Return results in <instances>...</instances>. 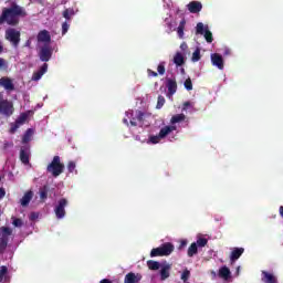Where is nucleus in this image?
I'll list each match as a JSON object with an SVG mask.
<instances>
[{"label": "nucleus", "mask_w": 283, "mask_h": 283, "mask_svg": "<svg viewBox=\"0 0 283 283\" xmlns=\"http://www.w3.org/2000/svg\"><path fill=\"white\" fill-rule=\"evenodd\" d=\"M69 201L65 198H62L57 201V205L54 208V213L57 220H63L65 218V207H67Z\"/></svg>", "instance_id": "6"}, {"label": "nucleus", "mask_w": 283, "mask_h": 283, "mask_svg": "<svg viewBox=\"0 0 283 283\" xmlns=\"http://www.w3.org/2000/svg\"><path fill=\"white\" fill-rule=\"evenodd\" d=\"M74 14H76V12L72 8L65 9L62 13L66 21H72V17H74Z\"/></svg>", "instance_id": "28"}, {"label": "nucleus", "mask_w": 283, "mask_h": 283, "mask_svg": "<svg viewBox=\"0 0 283 283\" xmlns=\"http://www.w3.org/2000/svg\"><path fill=\"white\" fill-rule=\"evenodd\" d=\"M48 72V63H44L39 71L34 72L32 75V81H41L43 74Z\"/></svg>", "instance_id": "17"}, {"label": "nucleus", "mask_w": 283, "mask_h": 283, "mask_svg": "<svg viewBox=\"0 0 283 283\" xmlns=\"http://www.w3.org/2000/svg\"><path fill=\"white\" fill-rule=\"evenodd\" d=\"M124 123H126V124H127V119H124Z\"/></svg>", "instance_id": "62"}, {"label": "nucleus", "mask_w": 283, "mask_h": 283, "mask_svg": "<svg viewBox=\"0 0 283 283\" xmlns=\"http://www.w3.org/2000/svg\"><path fill=\"white\" fill-rule=\"evenodd\" d=\"M200 59H201L200 49H196L195 52L192 53V62L198 63Z\"/></svg>", "instance_id": "37"}, {"label": "nucleus", "mask_w": 283, "mask_h": 283, "mask_svg": "<svg viewBox=\"0 0 283 283\" xmlns=\"http://www.w3.org/2000/svg\"><path fill=\"white\" fill-rule=\"evenodd\" d=\"M262 282L264 283H277V276L274 275L273 273L266 272V271H262Z\"/></svg>", "instance_id": "13"}, {"label": "nucleus", "mask_w": 283, "mask_h": 283, "mask_svg": "<svg viewBox=\"0 0 283 283\" xmlns=\"http://www.w3.org/2000/svg\"><path fill=\"white\" fill-rule=\"evenodd\" d=\"M20 160L22 165H30V145H22L20 147Z\"/></svg>", "instance_id": "8"}, {"label": "nucleus", "mask_w": 283, "mask_h": 283, "mask_svg": "<svg viewBox=\"0 0 283 283\" xmlns=\"http://www.w3.org/2000/svg\"><path fill=\"white\" fill-rule=\"evenodd\" d=\"M25 48H30V45H32V41H30V40H27V42H25Z\"/></svg>", "instance_id": "55"}, {"label": "nucleus", "mask_w": 283, "mask_h": 283, "mask_svg": "<svg viewBox=\"0 0 283 283\" xmlns=\"http://www.w3.org/2000/svg\"><path fill=\"white\" fill-rule=\"evenodd\" d=\"M36 218H39L38 213H35V212L31 213L30 220H36Z\"/></svg>", "instance_id": "54"}, {"label": "nucleus", "mask_w": 283, "mask_h": 283, "mask_svg": "<svg viewBox=\"0 0 283 283\" xmlns=\"http://www.w3.org/2000/svg\"><path fill=\"white\" fill-rule=\"evenodd\" d=\"M6 249H8V242L0 239V253H6Z\"/></svg>", "instance_id": "43"}, {"label": "nucleus", "mask_w": 283, "mask_h": 283, "mask_svg": "<svg viewBox=\"0 0 283 283\" xmlns=\"http://www.w3.org/2000/svg\"><path fill=\"white\" fill-rule=\"evenodd\" d=\"M187 119V116L185 114H177V115H174L171 118H170V125L172 127H175L174 125H176L177 123H184V120Z\"/></svg>", "instance_id": "23"}, {"label": "nucleus", "mask_w": 283, "mask_h": 283, "mask_svg": "<svg viewBox=\"0 0 283 283\" xmlns=\"http://www.w3.org/2000/svg\"><path fill=\"white\" fill-rule=\"evenodd\" d=\"M187 107H191V103L190 102H185L184 103L182 112L187 111Z\"/></svg>", "instance_id": "51"}, {"label": "nucleus", "mask_w": 283, "mask_h": 283, "mask_svg": "<svg viewBox=\"0 0 283 283\" xmlns=\"http://www.w3.org/2000/svg\"><path fill=\"white\" fill-rule=\"evenodd\" d=\"M203 36H205L207 43H213V33H211V31H209V29H206Z\"/></svg>", "instance_id": "33"}, {"label": "nucleus", "mask_w": 283, "mask_h": 283, "mask_svg": "<svg viewBox=\"0 0 283 283\" xmlns=\"http://www.w3.org/2000/svg\"><path fill=\"white\" fill-rule=\"evenodd\" d=\"M180 247H187V241H181Z\"/></svg>", "instance_id": "59"}, {"label": "nucleus", "mask_w": 283, "mask_h": 283, "mask_svg": "<svg viewBox=\"0 0 283 283\" xmlns=\"http://www.w3.org/2000/svg\"><path fill=\"white\" fill-rule=\"evenodd\" d=\"M207 30H205V24L202 22H198L196 27V34H205Z\"/></svg>", "instance_id": "35"}, {"label": "nucleus", "mask_w": 283, "mask_h": 283, "mask_svg": "<svg viewBox=\"0 0 283 283\" xmlns=\"http://www.w3.org/2000/svg\"><path fill=\"white\" fill-rule=\"evenodd\" d=\"M67 170H69L70 174H74V171H75V174H78V171L76 170V163L69 161Z\"/></svg>", "instance_id": "36"}, {"label": "nucleus", "mask_w": 283, "mask_h": 283, "mask_svg": "<svg viewBox=\"0 0 283 283\" xmlns=\"http://www.w3.org/2000/svg\"><path fill=\"white\" fill-rule=\"evenodd\" d=\"M191 275V272L189 270H185L181 274L182 282H187Z\"/></svg>", "instance_id": "45"}, {"label": "nucleus", "mask_w": 283, "mask_h": 283, "mask_svg": "<svg viewBox=\"0 0 283 283\" xmlns=\"http://www.w3.org/2000/svg\"><path fill=\"white\" fill-rule=\"evenodd\" d=\"M147 266L150 271H158L161 265H160V262H158V261L148 260Z\"/></svg>", "instance_id": "27"}, {"label": "nucleus", "mask_w": 283, "mask_h": 283, "mask_svg": "<svg viewBox=\"0 0 283 283\" xmlns=\"http://www.w3.org/2000/svg\"><path fill=\"white\" fill-rule=\"evenodd\" d=\"M209 240H207L206 238H199L196 242L197 247H207Z\"/></svg>", "instance_id": "42"}, {"label": "nucleus", "mask_w": 283, "mask_h": 283, "mask_svg": "<svg viewBox=\"0 0 283 283\" xmlns=\"http://www.w3.org/2000/svg\"><path fill=\"white\" fill-rule=\"evenodd\" d=\"M143 280V275L130 272L125 275L124 283H138Z\"/></svg>", "instance_id": "14"}, {"label": "nucleus", "mask_w": 283, "mask_h": 283, "mask_svg": "<svg viewBox=\"0 0 283 283\" xmlns=\"http://www.w3.org/2000/svg\"><path fill=\"white\" fill-rule=\"evenodd\" d=\"M165 105V96L159 95L158 99H157V105L156 108L157 109H163V106Z\"/></svg>", "instance_id": "38"}, {"label": "nucleus", "mask_w": 283, "mask_h": 283, "mask_svg": "<svg viewBox=\"0 0 283 283\" xmlns=\"http://www.w3.org/2000/svg\"><path fill=\"white\" fill-rule=\"evenodd\" d=\"M32 136H34V130L32 128H28L24 133V135L22 136V144L23 145H30L28 143H30V140H32Z\"/></svg>", "instance_id": "22"}, {"label": "nucleus", "mask_w": 283, "mask_h": 283, "mask_svg": "<svg viewBox=\"0 0 283 283\" xmlns=\"http://www.w3.org/2000/svg\"><path fill=\"white\" fill-rule=\"evenodd\" d=\"M3 280H8V266L6 265L0 266V283L3 282Z\"/></svg>", "instance_id": "31"}, {"label": "nucleus", "mask_w": 283, "mask_h": 283, "mask_svg": "<svg viewBox=\"0 0 283 283\" xmlns=\"http://www.w3.org/2000/svg\"><path fill=\"white\" fill-rule=\"evenodd\" d=\"M198 253V244L196 242L191 243L188 248V258H193Z\"/></svg>", "instance_id": "29"}, {"label": "nucleus", "mask_w": 283, "mask_h": 283, "mask_svg": "<svg viewBox=\"0 0 283 283\" xmlns=\"http://www.w3.org/2000/svg\"><path fill=\"white\" fill-rule=\"evenodd\" d=\"M48 191H49L48 186H43L42 188H40L41 200H48Z\"/></svg>", "instance_id": "34"}, {"label": "nucleus", "mask_w": 283, "mask_h": 283, "mask_svg": "<svg viewBox=\"0 0 283 283\" xmlns=\"http://www.w3.org/2000/svg\"><path fill=\"white\" fill-rule=\"evenodd\" d=\"M0 114L7 118L14 114V104L10 99H4L3 93H0Z\"/></svg>", "instance_id": "3"}, {"label": "nucleus", "mask_w": 283, "mask_h": 283, "mask_svg": "<svg viewBox=\"0 0 283 283\" xmlns=\"http://www.w3.org/2000/svg\"><path fill=\"white\" fill-rule=\"evenodd\" d=\"M0 182H1V176H0Z\"/></svg>", "instance_id": "63"}, {"label": "nucleus", "mask_w": 283, "mask_h": 283, "mask_svg": "<svg viewBox=\"0 0 283 283\" xmlns=\"http://www.w3.org/2000/svg\"><path fill=\"white\" fill-rule=\"evenodd\" d=\"M32 198H34V192H32V190L27 191L24 193V196L21 198L20 205L22 207H28V205H30Z\"/></svg>", "instance_id": "19"}, {"label": "nucleus", "mask_w": 283, "mask_h": 283, "mask_svg": "<svg viewBox=\"0 0 283 283\" xmlns=\"http://www.w3.org/2000/svg\"><path fill=\"white\" fill-rule=\"evenodd\" d=\"M99 283H112V281L108 279H103L102 281H99Z\"/></svg>", "instance_id": "56"}, {"label": "nucleus", "mask_w": 283, "mask_h": 283, "mask_svg": "<svg viewBox=\"0 0 283 283\" xmlns=\"http://www.w3.org/2000/svg\"><path fill=\"white\" fill-rule=\"evenodd\" d=\"M159 249H161V253L164 254V256H167V255H171L176 249V247H174V243L171 242H166V243H163Z\"/></svg>", "instance_id": "12"}, {"label": "nucleus", "mask_w": 283, "mask_h": 283, "mask_svg": "<svg viewBox=\"0 0 283 283\" xmlns=\"http://www.w3.org/2000/svg\"><path fill=\"white\" fill-rule=\"evenodd\" d=\"M211 63L218 67V70H224V59H222V55L219 53L211 54Z\"/></svg>", "instance_id": "9"}, {"label": "nucleus", "mask_w": 283, "mask_h": 283, "mask_svg": "<svg viewBox=\"0 0 283 283\" xmlns=\"http://www.w3.org/2000/svg\"><path fill=\"white\" fill-rule=\"evenodd\" d=\"M7 67L8 62L3 57H0V70H7Z\"/></svg>", "instance_id": "48"}, {"label": "nucleus", "mask_w": 283, "mask_h": 283, "mask_svg": "<svg viewBox=\"0 0 283 283\" xmlns=\"http://www.w3.org/2000/svg\"><path fill=\"white\" fill-rule=\"evenodd\" d=\"M19 127H21L17 122L12 123L11 124V127H10V134H17V129H19Z\"/></svg>", "instance_id": "46"}, {"label": "nucleus", "mask_w": 283, "mask_h": 283, "mask_svg": "<svg viewBox=\"0 0 283 283\" xmlns=\"http://www.w3.org/2000/svg\"><path fill=\"white\" fill-rule=\"evenodd\" d=\"M67 30H70V24L67 22L62 23V35L67 34Z\"/></svg>", "instance_id": "47"}, {"label": "nucleus", "mask_w": 283, "mask_h": 283, "mask_svg": "<svg viewBox=\"0 0 283 283\" xmlns=\"http://www.w3.org/2000/svg\"><path fill=\"white\" fill-rule=\"evenodd\" d=\"M180 48L181 50H187V43H181Z\"/></svg>", "instance_id": "58"}, {"label": "nucleus", "mask_w": 283, "mask_h": 283, "mask_svg": "<svg viewBox=\"0 0 283 283\" xmlns=\"http://www.w3.org/2000/svg\"><path fill=\"white\" fill-rule=\"evenodd\" d=\"M12 224L13 227H18V228H21L23 227V220L19 219V218H12Z\"/></svg>", "instance_id": "44"}, {"label": "nucleus", "mask_w": 283, "mask_h": 283, "mask_svg": "<svg viewBox=\"0 0 283 283\" xmlns=\"http://www.w3.org/2000/svg\"><path fill=\"white\" fill-rule=\"evenodd\" d=\"M219 276L223 277V280H229L231 277V270L227 266L221 268L219 270Z\"/></svg>", "instance_id": "26"}, {"label": "nucleus", "mask_w": 283, "mask_h": 283, "mask_svg": "<svg viewBox=\"0 0 283 283\" xmlns=\"http://www.w3.org/2000/svg\"><path fill=\"white\" fill-rule=\"evenodd\" d=\"M0 232H1L0 240H4V241L9 242L10 235H12V230L8 227H1Z\"/></svg>", "instance_id": "21"}, {"label": "nucleus", "mask_w": 283, "mask_h": 283, "mask_svg": "<svg viewBox=\"0 0 283 283\" xmlns=\"http://www.w3.org/2000/svg\"><path fill=\"white\" fill-rule=\"evenodd\" d=\"M244 253V248H234L230 254V261L235 262Z\"/></svg>", "instance_id": "20"}, {"label": "nucleus", "mask_w": 283, "mask_h": 283, "mask_svg": "<svg viewBox=\"0 0 283 283\" xmlns=\"http://www.w3.org/2000/svg\"><path fill=\"white\" fill-rule=\"evenodd\" d=\"M181 74H185V69H181Z\"/></svg>", "instance_id": "61"}, {"label": "nucleus", "mask_w": 283, "mask_h": 283, "mask_svg": "<svg viewBox=\"0 0 283 283\" xmlns=\"http://www.w3.org/2000/svg\"><path fill=\"white\" fill-rule=\"evenodd\" d=\"M150 258H165V254H163V250L160 247L155 248L150 251Z\"/></svg>", "instance_id": "30"}, {"label": "nucleus", "mask_w": 283, "mask_h": 283, "mask_svg": "<svg viewBox=\"0 0 283 283\" xmlns=\"http://www.w3.org/2000/svg\"><path fill=\"white\" fill-rule=\"evenodd\" d=\"M169 271H171V264L169 263H165L161 265V269H160V280L165 281L169 277L170 273Z\"/></svg>", "instance_id": "18"}, {"label": "nucleus", "mask_w": 283, "mask_h": 283, "mask_svg": "<svg viewBox=\"0 0 283 283\" xmlns=\"http://www.w3.org/2000/svg\"><path fill=\"white\" fill-rule=\"evenodd\" d=\"M177 127L176 126H165L159 130L158 135H153L149 137V142L153 145H158L163 138H167L171 132H176Z\"/></svg>", "instance_id": "4"}, {"label": "nucleus", "mask_w": 283, "mask_h": 283, "mask_svg": "<svg viewBox=\"0 0 283 283\" xmlns=\"http://www.w3.org/2000/svg\"><path fill=\"white\" fill-rule=\"evenodd\" d=\"M3 52V45L0 42V54Z\"/></svg>", "instance_id": "60"}, {"label": "nucleus", "mask_w": 283, "mask_h": 283, "mask_svg": "<svg viewBox=\"0 0 283 283\" xmlns=\"http://www.w3.org/2000/svg\"><path fill=\"white\" fill-rule=\"evenodd\" d=\"M147 73H148V76H154V77L158 76V73H156V71H153L150 69L147 70Z\"/></svg>", "instance_id": "50"}, {"label": "nucleus", "mask_w": 283, "mask_h": 283, "mask_svg": "<svg viewBox=\"0 0 283 283\" xmlns=\"http://www.w3.org/2000/svg\"><path fill=\"white\" fill-rule=\"evenodd\" d=\"M174 63L177 65V67H180L185 65V56H182V53L177 52L174 56Z\"/></svg>", "instance_id": "24"}, {"label": "nucleus", "mask_w": 283, "mask_h": 283, "mask_svg": "<svg viewBox=\"0 0 283 283\" xmlns=\"http://www.w3.org/2000/svg\"><path fill=\"white\" fill-rule=\"evenodd\" d=\"M136 120H138L136 117H133V118L130 119V125H132L133 127H136V126L138 125V123H136Z\"/></svg>", "instance_id": "52"}, {"label": "nucleus", "mask_w": 283, "mask_h": 283, "mask_svg": "<svg viewBox=\"0 0 283 283\" xmlns=\"http://www.w3.org/2000/svg\"><path fill=\"white\" fill-rule=\"evenodd\" d=\"M135 117L139 123H143V120H145V113H143V111H136Z\"/></svg>", "instance_id": "39"}, {"label": "nucleus", "mask_w": 283, "mask_h": 283, "mask_svg": "<svg viewBox=\"0 0 283 283\" xmlns=\"http://www.w3.org/2000/svg\"><path fill=\"white\" fill-rule=\"evenodd\" d=\"M4 38L9 43L13 45V48H19L21 43V32L17 31V29L9 28L6 30Z\"/></svg>", "instance_id": "5"}, {"label": "nucleus", "mask_w": 283, "mask_h": 283, "mask_svg": "<svg viewBox=\"0 0 283 283\" xmlns=\"http://www.w3.org/2000/svg\"><path fill=\"white\" fill-rule=\"evenodd\" d=\"M157 72H158V74H160V76L165 75V72H166V70H165V62H160L158 64Z\"/></svg>", "instance_id": "41"}, {"label": "nucleus", "mask_w": 283, "mask_h": 283, "mask_svg": "<svg viewBox=\"0 0 283 283\" xmlns=\"http://www.w3.org/2000/svg\"><path fill=\"white\" fill-rule=\"evenodd\" d=\"M185 25H187V20L182 19L177 28L179 39H185Z\"/></svg>", "instance_id": "25"}, {"label": "nucleus", "mask_w": 283, "mask_h": 283, "mask_svg": "<svg viewBox=\"0 0 283 283\" xmlns=\"http://www.w3.org/2000/svg\"><path fill=\"white\" fill-rule=\"evenodd\" d=\"M166 25L168 28L167 33L171 34V32H174V25L171 24V22H167V20H166Z\"/></svg>", "instance_id": "49"}, {"label": "nucleus", "mask_w": 283, "mask_h": 283, "mask_svg": "<svg viewBox=\"0 0 283 283\" xmlns=\"http://www.w3.org/2000/svg\"><path fill=\"white\" fill-rule=\"evenodd\" d=\"M279 211H280L281 218H283V206H281V207L279 208Z\"/></svg>", "instance_id": "57"}, {"label": "nucleus", "mask_w": 283, "mask_h": 283, "mask_svg": "<svg viewBox=\"0 0 283 283\" xmlns=\"http://www.w3.org/2000/svg\"><path fill=\"white\" fill-rule=\"evenodd\" d=\"M25 120H28V115L22 113L17 119L15 123L21 127V125H25Z\"/></svg>", "instance_id": "32"}, {"label": "nucleus", "mask_w": 283, "mask_h": 283, "mask_svg": "<svg viewBox=\"0 0 283 283\" xmlns=\"http://www.w3.org/2000/svg\"><path fill=\"white\" fill-rule=\"evenodd\" d=\"M185 85V88L188 91V92H191V90H193V83L191 82V78H187L184 83Z\"/></svg>", "instance_id": "40"}, {"label": "nucleus", "mask_w": 283, "mask_h": 283, "mask_svg": "<svg viewBox=\"0 0 283 283\" xmlns=\"http://www.w3.org/2000/svg\"><path fill=\"white\" fill-rule=\"evenodd\" d=\"M46 171L53 176V178H59L63 171H65V165L61 163L60 156H54L52 161L48 165Z\"/></svg>", "instance_id": "2"}, {"label": "nucleus", "mask_w": 283, "mask_h": 283, "mask_svg": "<svg viewBox=\"0 0 283 283\" xmlns=\"http://www.w3.org/2000/svg\"><path fill=\"white\" fill-rule=\"evenodd\" d=\"M166 87L168 88L169 96H174V94L178 92V83L176 82V80L168 78Z\"/></svg>", "instance_id": "15"}, {"label": "nucleus", "mask_w": 283, "mask_h": 283, "mask_svg": "<svg viewBox=\"0 0 283 283\" xmlns=\"http://www.w3.org/2000/svg\"><path fill=\"white\" fill-rule=\"evenodd\" d=\"M28 17L25 9L15 2L11 3L10 8H3L0 14V25L7 23L8 25L17 27L19 25L20 18Z\"/></svg>", "instance_id": "1"}, {"label": "nucleus", "mask_w": 283, "mask_h": 283, "mask_svg": "<svg viewBox=\"0 0 283 283\" xmlns=\"http://www.w3.org/2000/svg\"><path fill=\"white\" fill-rule=\"evenodd\" d=\"M6 198V189L0 188V199Z\"/></svg>", "instance_id": "53"}, {"label": "nucleus", "mask_w": 283, "mask_h": 283, "mask_svg": "<svg viewBox=\"0 0 283 283\" xmlns=\"http://www.w3.org/2000/svg\"><path fill=\"white\" fill-rule=\"evenodd\" d=\"M53 52L54 51L52 50V46L44 44L42 48H40V51H39L40 61H42V63H48V61L52 59Z\"/></svg>", "instance_id": "7"}, {"label": "nucleus", "mask_w": 283, "mask_h": 283, "mask_svg": "<svg viewBox=\"0 0 283 283\" xmlns=\"http://www.w3.org/2000/svg\"><path fill=\"white\" fill-rule=\"evenodd\" d=\"M187 8L190 14H198V12H202V2L191 1L187 4Z\"/></svg>", "instance_id": "10"}, {"label": "nucleus", "mask_w": 283, "mask_h": 283, "mask_svg": "<svg viewBox=\"0 0 283 283\" xmlns=\"http://www.w3.org/2000/svg\"><path fill=\"white\" fill-rule=\"evenodd\" d=\"M0 86L3 87L7 92H14V83L10 77H1Z\"/></svg>", "instance_id": "11"}, {"label": "nucleus", "mask_w": 283, "mask_h": 283, "mask_svg": "<svg viewBox=\"0 0 283 283\" xmlns=\"http://www.w3.org/2000/svg\"><path fill=\"white\" fill-rule=\"evenodd\" d=\"M39 43H50L52 41V36L48 30H42L38 33Z\"/></svg>", "instance_id": "16"}]
</instances>
